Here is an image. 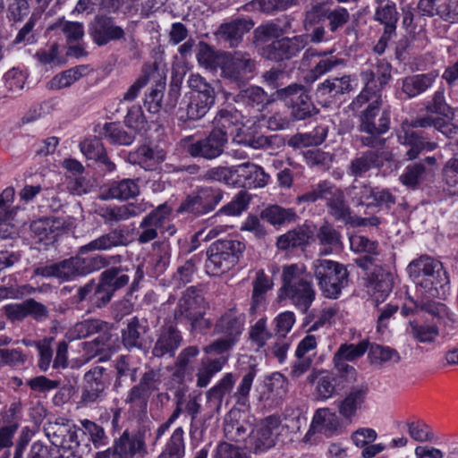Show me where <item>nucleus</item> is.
Wrapping results in <instances>:
<instances>
[{
    "label": "nucleus",
    "instance_id": "nucleus-1",
    "mask_svg": "<svg viewBox=\"0 0 458 458\" xmlns=\"http://www.w3.org/2000/svg\"><path fill=\"white\" fill-rule=\"evenodd\" d=\"M131 241L128 232L121 227H115L108 233L100 235L89 243L79 248V255L65 259L62 261L34 269L35 276L42 277H56L61 281H70L78 276H85L110 265V259L100 254L83 258L88 252L106 251L113 248L126 247Z\"/></svg>",
    "mask_w": 458,
    "mask_h": 458
},
{
    "label": "nucleus",
    "instance_id": "nucleus-2",
    "mask_svg": "<svg viewBox=\"0 0 458 458\" xmlns=\"http://www.w3.org/2000/svg\"><path fill=\"white\" fill-rule=\"evenodd\" d=\"M324 199L328 214L335 220L349 225L353 222L352 209L344 191L335 183L324 180L313 186L310 191L297 196L296 203H314Z\"/></svg>",
    "mask_w": 458,
    "mask_h": 458
},
{
    "label": "nucleus",
    "instance_id": "nucleus-3",
    "mask_svg": "<svg viewBox=\"0 0 458 458\" xmlns=\"http://www.w3.org/2000/svg\"><path fill=\"white\" fill-rule=\"evenodd\" d=\"M407 272L417 287L432 297L437 296L438 290L449 284L443 264L428 255H421L411 260Z\"/></svg>",
    "mask_w": 458,
    "mask_h": 458
},
{
    "label": "nucleus",
    "instance_id": "nucleus-4",
    "mask_svg": "<svg viewBox=\"0 0 458 458\" xmlns=\"http://www.w3.org/2000/svg\"><path fill=\"white\" fill-rule=\"evenodd\" d=\"M380 102L378 98H373L360 116L359 131L367 134L360 138L364 147L381 148L386 143L381 135L389 130L390 117L386 111H380Z\"/></svg>",
    "mask_w": 458,
    "mask_h": 458
},
{
    "label": "nucleus",
    "instance_id": "nucleus-5",
    "mask_svg": "<svg viewBox=\"0 0 458 458\" xmlns=\"http://www.w3.org/2000/svg\"><path fill=\"white\" fill-rule=\"evenodd\" d=\"M351 20L350 12L333 0L316 1L310 4L303 19V27L306 31L316 25L327 21V28L335 33L344 28Z\"/></svg>",
    "mask_w": 458,
    "mask_h": 458
},
{
    "label": "nucleus",
    "instance_id": "nucleus-6",
    "mask_svg": "<svg viewBox=\"0 0 458 458\" xmlns=\"http://www.w3.org/2000/svg\"><path fill=\"white\" fill-rule=\"evenodd\" d=\"M245 244L234 239H221L210 244L207 250L206 271L220 276L233 267L242 257Z\"/></svg>",
    "mask_w": 458,
    "mask_h": 458
},
{
    "label": "nucleus",
    "instance_id": "nucleus-7",
    "mask_svg": "<svg viewBox=\"0 0 458 458\" xmlns=\"http://www.w3.org/2000/svg\"><path fill=\"white\" fill-rule=\"evenodd\" d=\"M281 297L289 299L301 311L306 312L315 299L312 283L304 278L296 264L284 267Z\"/></svg>",
    "mask_w": 458,
    "mask_h": 458
},
{
    "label": "nucleus",
    "instance_id": "nucleus-8",
    "mask_svg": "<svg viewBox=\"0 0 458 458\" xmlns=\"http://www.w3.org/2000/svg\"><path fill=\"white\" fill-rule=\"evenodd\" d=\"M314 276L324 297L337 299L348 284L349 273L341 263L318 259L313 262Z\"/></svg>",
    "mask_w": 458,
    "mask_h": 458
},
{
    "label": "nucleus",
    "instance_id": "nucleus-9",
    "mask_svg": "<svg viewBox=\"0 0 458 458\" xmlns=\"http://www.w3.org/2000/svg\"><path fill=\"white\" fill-rule=\"evenodd\" d=\"M207 303L197 286L188 287L182 294L174 317L177 321L187 320L192 330L208 328L210 326L208 320L204 318Z\"/></svg>",
    "mask_w": 458,
    "mask_h": 458
},
{
    "label": "nucleus",
    "instance_id": "nucleus-10",
    "mask_svg": "<svg viewBox=\"0 0 458 458\" xmlns=\"http://www.w3.org/2000/svg\"><path fill=\"white\" fill-rule=\"evenodd\" d=\"M256 68V61L249 53H226L221 65V77L237 89H241L253 78Z\"/></svg>",
    "mask_w": 458,
    "mask_h": 458
},
{
    "label": "nucleus",
    "instance_id": "nucleus-11",
    "mask_svg": "<svg viewBox=\"0 0 458 458\" xmlns=\"http://www.w3.org/2000/svg\"><path fill=\"white\" fill-rule=\"evenodd\" d=\"M360 76L365 86L353 101V105L359 106L373 98L381 99L378 93L391 79V65L387 62L378 60L373 68L361 72Z\"/></svg>",
    "mask_w": 458,
    "mask_h": 458
},
{
    "label": "nucleus",
    "instance_id": "nucleus-12",
    "mask_svg": "<svg viewBox=\"0 0 458 458\" xmlns=\"http://www.w3.org/2000/svg\"><path fill=\"white\" fill-rule=\"evenodd\" d=\"M149 434L150 428L147 425H141L132 432L125 429L114 442L112 458H144L148 454L146 438Z\"/></svg>",
    "mask_w": 458,
    "mask_h": 458
},
{
    "label": "nucleus",
    "instance_id": "nucleus-13",
    "mask_svg": "<svg viewBox=\"0 0 458 458\" xmlns=\"http://www.w3.org/2000/svg\"><path fill=\"white\" fill-rule=\"evenodd\" d=\"M161 383L162 373L160 369L153 368L147 369L140 376L139 382L128 392L125 403L146 411L151 394L159 390Z\"/></svg>",
    "mask_w": 458,
    "mask_h": 458
},
{
    "label": "nucleus",
    "instance_id": "nucleus-14",
    "mask_svg": "<svg viewBox=\"0 0 458 458\" xmlns=\"http://www.w3.org/2000/svg\"><path fill=\"white\" fill-rule=\"evenodd\" d=\"M224 191L219 188L201 187L189 195L179 206L177 212H188L196 216L206 215L215 209L222 200Z\"/></svg>",
    "mask_w": 458,
    "mask_h": 458
},
{
    "label": "nucleus",
    "instance_id": "nucleus-15",
    "mask_svg": "<svg viewBox=\"0 0 458 458\" xmlns=\"http://www.w3.org/2000/svg\"><path fill=\"white\" fill-rule=\"evenodd\" d=\"M228 142L227 132L223 129H213L206 137L186 146V152L192 157L214 160L225 152Z\"/></svg>",
    "mask_w": 458,
    "mask_h": 458
},
{
    "label": "nucleus",
    "instance_id": "nucleus-16",
    "mask_svg": "<svg viewBox=\"0 0 458 458\" xmlns=\"http://www.w3.org/2000/svg\"><path fill=\"white\" fill-rule=\"evenodd\" d=\"M349 195L358 207L386 208L389 209L395 203V197L389 190L372 187L365 183L352 185L349 189Z\"/></svg>",
    "mask_w": 458,
    "mask_h": 458
},
{
    "label": "nucleus",
    "instance_id": "nucleus-17",
    "mask_svg": "<svg viewBox=\"0 0 458 458\" xmlns=\"http://www.w3.org/2000/svg\"><path fill=\"white\" fill-rule=\"evenodd\" d=\"M369 348L368 341H361L358 344H344L339 346L334 354L333 363L335 369L340 373V377H344L348 383L356 380V369L347 364V361H354L364 355Z\"/></svg>",
    "mask_w": 458,
    "mask_h": 458
},
{
    "label": "nucleus",
    "instance_id": "nucleus-18",
    "mask_svg": "<svg viewBox=\"0 0 458 458\" xmlns=\"http://www.w3.org/2000/svg\"><path fill=\"white\" fill-rule=\"evenodd\" d=\"M89 34L99 47L125 38L124 30L115 24L114 18L103 14L96 15L89 24Z\"/></svg>",
    "mask_w": 458,
    "mask_h": 458
},
{
    "label": "nucleus",
    "instance_id": "nucleus-19",
    "mask_svg": "<svg viewBox=\"0 0 458 458\" xmlns=\"http://www.w3.org/2000/svg\"><path fill=\"white\" fill-rule=\"evenodd\" d=\"M182 341V332L175 325L165 324L157 333L151 354L158 359L174 358Z\"/></svg>",
    "mask_w": 458,
    "mask_h": 458
},
{
    "label": "nucleus",
    "instance_id": "nucleus-20",
    "mask_svg": "<svg viewBox=\"0 0 458 458\" xmlns=\"http://www.w3.org/2000/svg\"><path fill=\"white\" fill-rule=\"evenodd\" d=\"M112 327L108 322L100 319H86L75 324L70 330V335L73 339H81L98 334L93 343L103 348L110 344Z\"/></svg>",
    "mask_w": 458,
    "mask_h": 458
},
{
    "label": "nucleus",
    "instance_id": "nucleus-21",
    "mask_svg": "<svg viewBox=\"0 0 458 458\" xmlns=\"http://www.w3.org/2000/svg\"><path fill=\"white\" fill-rule=\"evenodd\" d=\"M227 98L248 109L262 112L269 105L274 103V98L268 95L263 88L256 85L242 87L235 94L229 93Z\"/></svg>",
    "mask_w": 458,
    "mask_h": 458
},
{
    "label": "nucleus",
    "instance_id": "nucleus-22",
    "mask_svg": "<svg viewBox=\"0 0 458 458\" xmlns=\"http://www.w3.org/2000/svg\"><path fill=\"white\" fill-rule=\"evenodd\" d=\"M106 371V368L96 366L85 373L81 396V403H93L104 397L107 385Z\"/></svg>",
    "mask_w": 458,
    "mask_h": 458
},
{
    "label": "nucleus",
    "instance_id": "nucleus-23",
    "mask_svg": "<svg viewBox=\"0 0 458 458\" xmlns=\"http://www.w3.org/2000/svg\"><path fill=\"white\" fill-rule=\"evenodd\" d=\"M170 213L171 208L166 204H162L144 216L138 228V242L145 244L157 238V230L163 225Z\"/></svg>",
    "mask_w": 458,
    "mask_h": 458
},
{
    "label": "nucleus",
    "instance_id": "nucleus-24",
    "mask_svg": "<svg viewBox=\"0 0 458 458\" xmlns=\"http://www.w3.org/2000/svg\"><path fill=\"white\" fill-rule=\"evenodd\" d=\"M254 26L250 19L237 18L229 22L220 24L215 36L219 42H223L230 48H235L242 42L243 36Z\"/></svg>",
    "mask_w": 458,
    "mask_h": 458
},
{
    "label": "nucleus",
    "instance_id": "nucleus-25",
    "mask_svg": "<svg viewBox=\"0 0 458 458\" xmlns=\"http://www.w3.org/2000/svg\"><path fill=\"white\" fill-rule=\"evenodd\" d=\"M305 46L306 41L302 36L283 38L267 45L263 50V55L269 60L279 62L297 55Z\"/></svg>",
    "mask_w": 458,
    "mask_h": 458
},
{
    "label": "nucleus",
    "instance_id": "nucleus-26",
    "mask_svg": "<svg viewBox=\"0 0 458 458\" xmlns=\"http://www.w3.org/2000/svg\"><path fill=\"white\" fill-rule=\"evenodd\" d=\"M148 208L146 203H127L120 206L99 207L96 213L108 225H114L131 217L138 216Z\"/></svg>",
    "mask_w": 458,
    "mask_h": 458
},
{
    "label": "nucleus",
    "instance_id": "nucleus-27",
    "mask_svg": "<svg viewBox=\"0 0 458 458\" xmlns=\"http://www.w3.org/2000/svg\"><path fill=\"white\" fill-rule=\"evenodd\" d=\"M353 89L350 75L333 77L318 83L314 91L316 99L319 103H329L331 99Z\"/></svg>",
    "mask_w": 458,
    "mask_h": 458
},
{
    "label": "nucleus",
    "instance_id": "nucleus-28",
    "mask_svg": "<svg viewBox=\"0 0 458 458\" xmlns=\"http://www.w3.org/2000/svg\"><path fill=\"white\" fill-rule=\"evenodd\" d=\"M368 293L377 302L384 301L392 292L394 286V275L380 266H375L368 276Z\"/></svg>",
    "mask_w": 458,
    "mask_h": 458
},
{
    "label": "nucleus",
    "instance_id": "nucleus-29",
    "mask_svg": "<svg viewBox=\"0 0 458 458\" xmlns=\"http://www.w3.org/2000/svg\"><path fill=\"white\" fill-rule=\"evenodd\" d=\"M342 428V420L335 411H332L329 408H320L316 411L306 437L316 433L331 437L338 434Z\"/></svg>",
    "mask_w": 458,
    "mask_h": 458
},
{
    "label": "nucleus",
    "instance_id": "nucleus-30",
    "mask_svg": "<svg viewBox=\"0 0 458 458\" xmlns=\"http://www.w3.org/2000/svg\"><path fill=\"white\" fill-rule=\"evenodd\" d=\"M214 103L185 94L175 112L178 121L185 123L204 117Z\"/></svg>",
    "mask_w": 458,
    "mask_h": 458
},
{
    "label": "nucleus",
    "instance_id": "nucleus-31",
    "mask_svg": "<svg viewBox=\"0 0 458 458\" xmlns=\"http://www.w3.org/2000/svg\"><path fill=\"white\" fill-rule=\"evenodd\" d=\"M437 165L435 157H428L423 160L409 165L400 175V182L410 189H417L432 173L431 167Z\"/></svg>",
    "mask_w": 458,
    "mask_h": 458
},
{
    "label": "nucleus",
    "instance_id": "nucleus-32",
    "mask_svg": "<svg viewBox=\"0 0 458 458\" xmlns=\"http://www.w3.org/2000/svg\"><path fill=\"white\" fill-rule=\"evenodd\" d=\"M148 331V327L138 317L131 318L121 331L123 346L128 351L144 349L146 345L145 335Z\"/></svg>",
    "mask_w": 458,
    "mask_h": 458
},
{
    "label": "nucleus",
    "instance_id": "nucleus-33",
    "mask_svg": "<svg viewBox=\"0 0 458 458\" xmlns=\"http://www.w3.org/2000/svg\"><path fill=\"white\" fill-rule=\"evenodd\" d=\"M245 316L231 309L223 314L215 325V333L237 341L243 330Z\"/></svg>",
    "mask_w": 458,
    "mask_h": 458
},
{
    "label": "nucleus",
    "instance_id": "nucleus-34",
    "mask_svg": "<svg viewBox=\"0 0 458 458\" xmlns=\"http://www.w3.org/2000/svg\"><path fill=\"white\" fill-rule=\"evenodd\" d=\"M438 0H433V5L424 8L422 0H419L417 8L422 15L433 17L439 16L450 23H458V0H446L444 4L437 5Z\"/></svg>",
    "mask_w": 458,
    "mask_h": 458
},
{
    "label": "nucleus",
    "instance_id": "nucleus-35",
    "mask_svg": "<svg viewBox=\"0 0 458 458\" xmlns=\"http://www.w3.org/2000/svg\"><path fill=\"white\" fill-rule=\"evenodd\" d=\"M140 194V187L136 181L132 179H123L119 182H114L108 189L102 192L100 199L127 200Z\"/></svg>",
    "mask_w": 458,
    "mask_h": 458
},
{
    "label": "nucleus",
    "instance_id": "nucleus-36",
    "mask_svg": "<svg viewBox=\"0 0 458 458\" xmlns=\"http://www.w3.org/2000/svg\"><path fill=\"white\" fill-rule=\"evenodd\" d=\"M400 142L409 146L405 157L408 160L416 159L423 151H433L437 148V143L426 140L412 130H406L403 136H399Z\"/></svg>",
    "mask_w": 458,
    "mask_h": 458
},
{
    "label": "nucleus",
    "instance_id": "nucleus-37",
    "mask_svg": "<svg viewBox=\"0 0 458 458\" xmlns=\"http://www.w3.org/2000/svg\"><path fill=\"white\" fill-rule=\"evenodd\" d=\"M227 362V357L220 355L217 358L205 357L201 360L200 365L196 373V385L199 387H206L211 378L222 370Z\"/></svg>",
    "mask_w": 458,
    "mask_h": 458
},
{
    "label": "nucleus",
    "instance_id": "nucleus-38",
    "mask_svg": "<svg viewBox=\"0 0 458 458\" xmlns=\"http://www.w3.org/2000/svg\"><path fill=\"white\" fill-rule=\"evenodd\" d=\"M310 236L311 232L309 226H297L279 236L276 242V246L282 250L303 247L309 243Z\"/></svg>",
    "mask_w": 458,
    "mask_h": 458
},
{
    "label": "nucleus",
    "instance_id": "nucleus-39",
    "mask_svg": "<svg viewBox=\"0 0 458 458\" xmlns=\"http://www.w3.org/2000/svg\"><path fill=\"white\" fill-rule=\"evenodd\" d=\"M280 418L271 415L264 419L257 432V447L262 450L275 445L277 434L275 432L280 425Z\"/></svg>",
    "mask_w": 458,
    "mask_h": 458
},
{
    "label": "nucleus",
    "instance_id": "nucleus-40",
    "mask_svg": "<svg viewBox=\"0 0 458 458\" xmlns=\"http://www.w3.org/2000/svg\"><path fill=\"white\" fill-rule=\"evenodd\" d=\"M129 159L145 169L151 170L165 159V152L149 145H142L135 152L129 154Z\"/></svg>",
    "mask_w": 458,
    "mask_h": 458
},
{
    "label": "nucleus",
    "instance_id": "nucleus-41",
    "mask_svg": "<svg viewBox=\"0 0 458 458\" xmlns=\"http://www.w3.org/2000/svg\"><path fill=\"white\" fill-rule=\"evenodd\" d=\"M382 165L378 151L367 150L351 161L348 172L352 176L360 177L371 168L379 167Z\"/></svg>",
    "mask_w": 458,
    "mask_h": 458
},
{
    "label": "nucleus",
    "instance_id": "nucleus-42",
    "mask_svg": "<svg viewBox=\"0 0 458 458\" xmlns=\"http://www.w3.org/2000/svg\"><path fill=\"white\" fill-rule=\"evenodd\" d=\"M114 369L115 379L114 382V389L115 391L136 381L138 368L131 366L129 356L121 355L118 357L115 360Z\"/></svg>",
    "mask_w": 458,
    "mask_h": 458
},
{
    "label": "nucleus",
    "instance_id": "nucleus-43",
    "mask_svg": "<svg viewBox=\"0 0 458 458\" xmlns=\"http://www.w3.org/2000/svg\"><path fill=\"white\" fill-rule=\"evenodd\" d=\"M252 296L250 311L255 312L265 301L266 294L273 287L271 278L260 269L256 272V276L252 281Z\"/></svg>",
    "mask_w": 458,
    "mask_h": 458
},
{
    "label": "nucleus",
    "instance_id": "nucleus-44",
    "mask_svg": "<svg viewBox=\"0 0 458 458\" xmlns=\"http://www.w3.org/2000/svg\"><path fill=\"white\" fill-rule=\"evenodd\" d=\"M187 84L190 88L188 95L215 104L216 97L215 88L204 77L198 73H192L189 76Z\"/></svg>",
    "mask_w": 458,
    "mask_h": 458
},
{
    "label": "nucleus",
    "instance_id": "nucleus-45",
    "mask_svg": "<svg viewBox=\"0 0 458 458\" xmlns=\"http://www.w3.org/2000/svg\"><path fill=\"white\" fill-rule=\"evenodd\" d=\"M345 384H349L344 377H340V373L336 371L335 375H326L318 378L316 392L318 398L327 400L332 397L338 390L345 387Z\"/></svg>",
    "mask_w": 458,
    "mask_h": 458
},
{
    "label": "nucleus",
    "instance_id": "nucleus-46",
    "mask_svg": "<svg viewBox=\"0 0 458 458\" xmlns=\"http://www.w3.org/2000/svg\"><path fill=\"white\" fill-rule=\"evenodd\" d=\"M261 217L273 225L293 223L298 216L294 208H285L279 205H271L261 212Z\"/></svg>",
    "mask_w": 458,
    "mask_h": 458
},
{
    "label": "nucleus",
    "instance_id": "nucleus-47",
    "mask_svg": "<svg viewBox=\"0 0 458 458\" xmlns=\"http://www.w3.org/2000/svg\"><path fill=\"white\" fill-rule=\"evenodd\" d=\"M367 393V388L352 390L346 397L339 402V413L348 421L355 416L357 410L361 406Z\"/></svg>",
    "mask_w": 458,
    "mask_h": 458
},
{
    "label": "nucleus",
    "instance_id": "nucleus-48",
    "mask_svg": "<svg viewBox=\"0 0 458 458\" xmlns=\"http://www.w3.org/2000/svg\"><path fill=\"white\" fill-rule=\"evenodd\" d=\"M183 435L184 431L182 427L175 428L157 458H182L185 454Z\"/></svg>",
    "mask_w": 458,
    "mask_h": 458
},
{
    "label": "nucleus",
    "instance_id": "nucleus-49",
    "mask_svg": "<svg viewBox=\"0 0 458 458\" xmlns=\"http://www.w3.org/2000/svg\"><path fill=\"white\" fill-rule=\"evenodd\" d=\"M435 80L431 73L407 77L403 81L402 89L409 98H413L426 91Z\"/></svg>",
    "mask_w": 458,
    "mask_h": 458
},
{
    "label": "nucleus",
    "instance_id": "nucleus-50",
    "mask_svg": "<svg viewBox=\"0 0 458 458\" xmlns=\"http://www.w3.org/2000/svg\"><path fill=\"white\" fill-rule=\"evenodd\" d=\"M100 282L104 284L113 293L115 291L126 286L129 284L130 277L124 273L121 267H112L104 270L100 276Z\"/></svg>",
    "mask_w": 458,
    "mask_h": 458
},
{
    "label": "nucleus",
    "instance_id": "nucleus-51",
    "mask_svg": "<svg viewBox=\"0 0 458 458\" xmlns=\"http://www.w3.org/2000/svg\"><path fill=\"white\" fill-rule=\"evenodd\" d=\"M311 55L321 57V59L310 70V74L306 76L307 81H315L320 76L326 74L327 72H329L336 65L343 63L342 60L335 56H327V52H318L316 54L312 53Z\"/></svg>",
    "mask_w": 458,
    "mask_h": 458
},
{
    "label": "nucleus",
    "instance_id": "nucleus-52",
    "mask_svg": "<svg viewBox=\"0 0 458 458\" xmlns=\"http://www.w3.org/2000/svg\"><path fill=\"white\" fill-rule=\"evenodd\" d=\"M431 297L422 295L420 299L414 301L415 312L424 311L434 318H443L447 317L449 312L447 307L439 301L429 299Z\"/></svg>",
    "mask_w": 458,
    "mask_h": 458
},
{
    "label": "nucleus",
    "instance_id": "nucleus-53",
    "mask_svg": "<svg viewBox=\"0 0 458 458\" xmlns=\"http://www.w3.org/2000/svg\"><path fill=\"white\" fill-rule=\"evenodd\" d=\"M291 116L294 120H305L311 117L317 113V109L308 94V91L302 96L299 97L294 102L291 104Z\"/></svg>",
    "mask_w": 458,
    "mask_h": 458
},
{
    "label": "nucleus",
    "instance_id": "nucleus-54",
    "mask_svg": "<svg viewBox=\"0 0 458 458\" xmlns=\"http://www.w3.org/2000/svg\"><path fill=\"white\" fill-rule=\"evenodd\" d=\"M410 334L420 343H434L439 335L438 327L436 325H424L417 321H411Z\"/></svg>",
    "mask_w": 458,
    "mask_h": 458
},
{
    "label": "nucleus",
    "instance_id": "nucleus-55",
    "mask_svg": "<svg viewBox=\"0 0 458 458\" xmlns=\"http://www.w3.org/2000/svg\"><path fill=\"white\" fill-rule=\"evenodd\" d=\"M157 72L156 64H146L142 68V74L140 78L128 89L123 95L124 101H133L139 95L140 89L145 87L150 77Z\"/></svg>",
    "mask_w": 458,
    "mask_h": 458
},
{
    "label": "nucleus",
    "instance_id": "nucleus-56",
    "mask_svg": "<svg viewBox=\"0 0 458 458\" xmlns=\"http://www.w3.org/2000/svg\"><path fill=\"white\" fill-rule=\"evenodd\" d=\"M239 170L242 176L252 180L249 184H252L254 187H264L268 182V175L260 166L250 162L241 164L239 165Z\"/></svg>",
    "mask_w": 458,
    "mask_h": 458
},
{
    "label": "nucleus",
    "instance_id": "nucleus-57",
    "mask_svg": "<svg viewBox=\"0 0 458 458\" xmlns=\"http://www.w3.org/2000/svg\"><path fill=\"white\" fill-rule=\"evenodd\" d=\"M250 199L251 196L246 191L242 190L229 203L222 207L217 214L238 216L247 209Z\"/></svg>",
    "mask_w": 458,
    "mask_h": 458
},
{
    "label": "nucleus",
    "instance_id": "nucleus-58",
    "mask_svg": "<svg viewBox=\"0 0 458 458\" xmlns=\"http://www.w3.org/2000/svg\"><path fill=\"white\" fill-rule=\"evenodd\" d=\"M104 135L113 144L129 146L134 140L135 136L127 132L122 127L114 123H106L104 126Z\"/></svg>",
    "mask_w": 458,
    "mask_h": 458
},
{
    "label": "nucleus",
    "instance_id": "nucleus-59",
    "mask_svg": "<svg viewBox=\"0 0 458 458\" xmlns=\"http://www.w3.org/2000/svg\"><path fill=\"white\" fill-rule=\"evenodd\" d=\"M316 237L319 244L324 246L336 247L342 243L340 232L328 221H324L320 225L316 233Z\"/></svg>",
    "mask_w": 458,
    "mask_h": 458
},
{
    "label": "nucleus",
    "instance_id": "nucleus-60",
    "mask_svg": "<svg viewBox=\"0 0 458 458\" xmlns=\"http://www.w3.org/2000/svg\"><path fill=\"white\" fill-rule=\"evenodd\" d=\"M375 20L384 24L386 29L396 30L398 13L395 4L388 1L385 5H379L375 13Z\"/></svg>",
    "mask_w": 458,
    "mask_h": 458
},
{
    "label": "nucleus",
    "instance_id": "nucleus-61",
    "mask_svg": "<svg viewBox=\"0 0 458 458\" xmlns=\"http://www.w3.org/2000/svg\"><path fill=\"white\" fill-rule=\"evenodd\" d=\"M428 113L441 115V118L452 119L454 116L453 108L446 103L443 90L435 92L432 99L426 105Z\"/></svg>",
    "mask_w": 458,
    "mask_h": 458
},
{
    "label": "nucleus",
    "instance_id": "nucleus-62",
    "mask_svg": "<svg viewBox=\"0 0 458 458\" xmlns=\"http://www.w3.org/2000/svg\"><path fill=\"white\" fill-rule=\"evenodd\" d=\"M307 89L301 83H292L285 87L277 89L273 94L274 102L276 100H281L290 103V105L296 99L307 92Z\"/></svg>",
    "mask_w": 458,
    "mask_h": 458
},
{
    "label": "nucleus",
    "instance_id": "nucleus-63",
    "mask_svg": "<svg viewBox=\"0 0 458 458\" xmlns=\"http://www.w3.org/2000/svg\"><path fill=\"white\" fill-rule=\"evenodd\" d=\"M38 18L35 15L30 17L27 22L19 30L13 45H32L37 42L38 37L35 25Z\"/></svg>",
    "mask_w": 458,
    "mask_h": 458
},
{
    "label": "nucleus",
    "instance_id": "nucleus-64",
    "mask_svg": "<svg viewBox=\"0 0 458 458\" xmlns=\"http://www.w3.org/2000/svg\"><path fill=\"white\" fill-rule=\"evenodd\" d=\"M236 173H240L239 165L237 168L227 167V166H216L212 167L205 172L203 179L206 181H216L230 184L233 181V175Z\"/></svg>",
    "mask_w": 458,
    "mask_h": 458
}]
</instances>
